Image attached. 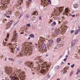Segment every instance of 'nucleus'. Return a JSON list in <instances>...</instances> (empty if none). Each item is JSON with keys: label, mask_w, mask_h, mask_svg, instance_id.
Instances as JSON below:
<instances>
[{"label": "nucleus", "mask_w": 80, "mask_h": 80, "mask_svg": "<svg viewBox=\"0 0 80 80\" xmlns=\"http://www.w3.org/2000/svg\"><path fill=\"white\" fill-rule=\"evenodd\" d=\"M25 65H27L28 67L30 68H33V63H31L30 62H28L25 63Z\"/></svg>", "instance_id": "1"}, {"label": "nucleus", "mask_w": 80, "mask_h": 80, "mask_svg": "<svg viewBox=\"0 0 80 80\" xmlns=\"http://www.w3.org/2000/svg\"><path fill=\"white\" fill-rule=\"evenodd\" d=\"M41 48L43 50H46V48L45 44L43 43H42L41 45Z\"/></svg>", "instance_id": "2"}, {"label": "nucleus", "mask_w": 80, "mask_h": 80, "mask_svg": "<svg viewBox=\"0 0 80 80\" xmlns=\"http://www.w3.org/2000/svg\"><path fill=\"white\" fill-rule=\"evenodd\" d=\"M75 40H73L71 43V48H72L73 46L75 45Z\"/></svg>", "instance_id": "3"}, {"label": "nucleus", "mask_w": 80, "mask_h": 80, "mask_svg": "<svg viewBox=\"0 0 80 80\" xmlns=\"http://www.w3.org/2000/svg\"><path fill=\"white\" fill-rule=\"evenodd\" d=\"M18 65H19V66H23V63H22V62L20 61H18Z\"/></svg>", "instance_id": "4"}, {"label": "nucleus", "mask_w": 80, "mask_h": 80, "mask_svg": "<svg viewBox=\"0 0 80 80\" xmlns=\"http://www.w3.org/2000/svg\"><path fill=\"white\" fill-rule=\"evenodd\" d=\"M17 80V77L15 76H12L11 78V80Z\"/></svg>", "instance_id": "5"}, {"label": "nucleus", "mask_w": 80, "mask_h": 80, "mask_svg": "<svg viewBox=\"0 0 80 80\" xmlns=\"http://www.w3.org/2000/svg\"><path fill=\"white\" fill-rule=\"evenodd\" d=\"M12 23H13V22H12V21L11 20V21H10L9 22H8L7 25L8 26L11 25H12Z\"/></svg>", "instance_id": "6"}, {"label": "nucleus", "mask_w": 80, "mask_h": 80, "mask_svg": "<svg viewBox=\"0 0 80 80\" xmlns=\"http://www.w3.org/2000/svg\"><path fill=\"white\" fill-rule=\"evenodd\" d=\"M49 43L50 45H52V44L53 43V40H50L49 42Z\"/></svg>", "instance_id": "7"}, {"label": "nucleus", "mask_w": 80, "mask_h": 80, "mask_svg": "<svg viewBox=\"0 0 80 80\" xmlns=\"http://www.w3.org/2000/svg\"><path fill=\"white\" fill-rule=\"evenodd\" d=\"M46 72V70L44 69H42V70L41 71V72L42 73H45Z\"/></svg>", "instance_id": "8"}, {"label": "nucleus", "mask_w": 80, "mask_h": 80, "mask_svg": "<svg viewBox=\"0 0 80 80\" xmlns=\"http://www.w3.org/2000/svg\"><path fill=\"white\" fill-rule=\"evenodd\" d=\"M29 36L30 37L33 38H34V37L35 36L33 34H31Z\"/></svg>", "instance_id": "9"}, {"label": "nucleus", "mask_w": 80, "mask_h": 80, "mask_svg": "<svg viewBox=\"0 0 80 80\" xmlns=\"http://www.w3.org/2000/svg\"><path fill=\"white\" fill-rule=\"evenodd\" d=\"M74 8H77L78 7V4H75L74 5Z\"/></svg>", "instance_id": "10"}, {"label": "nucleus", "mask_w": 80, "mask_h": 80, "mask_svg": "<svg viewBox=\"0 0 80 80\" xmlns=\"http://www.w3.org/2000/svg\"><path fill=\"white\" fill-rule=\"evenodd\" d=\"M65 12L66 13H68V8H66L65 9Z\"/></svg>", "instance_id": "11"}, {"label": "nucleus", "mask_w": 80, "mask_h": 80, "mask_svg": "<svg viewBox=\"0 0 80 80\" xmlns=\"http://www.w3.org/2000/svg\"><path fill=\"white\" fill-rule=\"evenodd\" d=\"M56 25V22H54L52 23V27H53V26H55V25Z\"/></svg>", "instance_id": "12"}, {"label": "nucleus", "mask_w": 80, "mask_h": 80, "mask_svg": "<svg viewBox=\"0 0 80 80\" xmlns=\"http://www.w3.org/2000/svg\"><path fill=\"white\" fill-rule=\"evenodd\" d=\"M59 10L60 12H62V10L63 9H62V7H61L60 8H59Z\"/></svg>", "instance_id": "13"}, {"label": "nucleus", "mask_w": 80, "mask_h": 80, "mask_svg": "<svg viewBox=\"0 0 80 80\" xmlns=\"http://www.w3.org/2000/svg\"><path fill=\"white\" fill-rule=\"evenodd\" d=\"M78 31H78V30H76V32L75 33V35H76L77 34H78Z\"/></svg>", "instance_id": "14"}, {"label": "nucleus", "mask_w": 80, "mask_h": 80, "mask_svg": "<svg viewBox=\"0 0 80 80\" xmlns=\"http://www.w3.org/2000/svg\"><path fill=\"white\" fill-rule=\"evenodd\" d=\"M26 25L28 27H30V26H31L30 23L27 24Z\"/></svg>", "instance_id": "15"}, {"label": "nucleus", "mask_w": 80, "mask_h": 80, "mask_svg": "<svg viewBox=\"0 0 80 80\" xmlns=\"http://www.w3.org/2000/svg\"><path fill=\"white\" fill-rule=\"evenodd\" d=\"M80 73V70L78 69V72L76 73L77 75H78V74Z\"/></svg>", "instance_id": "16"}, {"label": "nucleus", "mask_w": 80, "mask_h": 80, "mask_svg": "<svg viewBox=\"0 0 80 80\" xmlns=\"http://www.w3.org/2000/svg\"><path fill=\"white\" fill-rule=\"evenodd\" d=\"M32 53L33 52L32 51H30L29 52H28V53L29 54V55H32Z\"/></svg>", "instance_id": "17"}, {"label": "nucleus", "mask_w": 80, "mask_h": 80, "mask_svg": "<svg viewBox=\"0 0 80 80\" xmlns=\"http://www.w3.org/2000/svg\"><path fill=\"white\" fill-rule=\"evenodd\" d=\"M60 45H61V47H63V45H64V43H60Z\"/></svg>", "instance_id": "18"}, {"label": "nucleus", "mask_w": 80, "mask_h": 80, "mask_svg": "<svg viewBox=\"0 0 80 80\" xmlns=\"http://www.w3.org/2000/svg\"><path fill=\"white\" fill-rule=\"evenodd\" d=\"M23 12H21L20 14V17L18 18H20V17H22V16H23Z\"/></svg>", "instance_id": "19"}, {"label": "nucleus", "mask_w": 80, "mask_h": 80, "mask_svg": "<svg viewBox=\"0 0 80 80\" xmlns=\"http://www.w3.org/2000/svg\"><path fill=\"white\" fill-rule=\"evenodd\" d=\"M60 38H58L57 40V42L58 43L60 41Z\"/></svg>", "instance_id": "20"}, {"label": "nucleus", "mask_w": 80, "mask_h": 80, "mask_svg": "<svg viewBox=\"0 0 80 80\" xmlns=\"http://www.w3.org/2000/svg\"><path fill=\"white\" fill-rule=\"evenodd\" d=\"M9 60H10L11 62H13L14 61V59H12V58H10L9 59Z\"/></svg>", "instance_id": "21"}, {"label": "nucleus", "mask_w": 80, "mask_h": 80, "mask_svg": "<svg viewBox=\"0 0 80 80\" xmlns=\"http://www.w3.org/2000/svg\"><path fill=\"white\" fill-rule=\"evenodd\" d=\"M59 68V66H57L55 67V68H56L57 70H58V69Z\"/></svg>", "instance_id": "22"}, {"label": "nucleus", "mask_w": 80, "mask_h": 80, "mask_svg": "<svg viewBox=\"0 0 80 80\" xmlns=\"http://www.w3.org/2000/svg\"><path fill=\"white\" fill-rule=\"evenodd\" d=\"M74 67H75V64H73V65L71 66V67L72 68H73Z\"/></svg>", "instance_id": "23"}, {"label": "nucleus", "mask_w": 80, "mask_h": 80, "mask_svg": "<svg viewBox=\"0 0 80 80\" xmlns=\"http://www.w3.org/2000/svg\"><path fill=\"white\" fill-rule=\"evenodd\" d=\"M36 13H37V11H35L33 13L32 15H36Z\"/></svg>", "instance_id": "24"}, {"label": "nucleus", "mask_w": 80, "mask_h": 80, "mask_svg": "<svg viewBox=\"0 0 80 80\" xmlns=\"http://www.w3.org/2000/svg\"><path fill=\"white\" fill-rule=\"evenodd\" d=\"M64 73H67V71H66V70H65V68H64Z\"/></svg>", "instance_id": "25"}, {"label": "nucleus", "mask_w": 80, "mask_h": 80, "mask_svg": "<svg viewBox=\"0 0 80 80\" xmlns=\"http://www.w3.org/2000/svg\"><path fill=\"white\" fill-rule=\"evenodd\" d=\"M22 55H23V54H22V53H20L19 55V57H22Z\"/></svg>", "instance_id": "26"}, {"label": "nucleus", "mask_w": 80, "mask_h": 80, "mask_svg": "<svg viewBox=\"0 0 80 80\" xmlns=\"http://www.w3.org/2000/svg\"><path fill=\"white\" fill-rule=\"evenodd\" d=\"M47 1L48 2L50 3L49 5H50V4H51V1H50V0H47Z\"/></svg>", "instance_id": "27"}, {"label": "nucleus", "mask_w": 80, "mask_h": 80, "mask_svg": "<svg viewBox=\"0 0 80 80\" xmlns=\"http://www.w3.org/2000/svg\"><path fill=\"white\" fill-rule=\"evenodd\" d=\"M26 17H27V18H28V17H29V14H28L26 15Z\"/></svg>", "instance_id": "28"}, {"label": "nucleus", "mask_w": 80, "mask_h": 80, "mask_svg": "<svg viewBox=\"0 0 80 80\" xmlns=\"http://www.w3.org/2000/svg\"><path fill=\"white\" fill-rule=\"evenodd\" d=\"M74 30H72L71 31V33H73L74 32Z\"/></svg>", "instance_id": "29"}, {"label": "nucleus", "mask_w": 80, "mask_h": 80, "mask_svg": "<svg viewBox=\"0 0 80 80\" xmlns=\"http://www.w3.org/2000/svg\"><path fill=\"white\" fill-rule=\"evenodd\" d=\"M71 16L72 17H75V15L74 14L73 15H71Z\"/></svg>", "instance_id": "30"}, {"label": "nucleus", "mask_w": 80, "mask_h": 80, "mask_svg": "<svg viewBox=\"0 0 80 80\" xmlns=\"http://www.w3.org/2000/svg\"><path fill=\"white\" fill-rule=\"evenodd\" d=\"M67 58H65V59H64L63 61L64 62H66V60H67Z\"/></svg>", "instance_id": "31"}, {"label": "nucleus", "mask_w": 80, "mask_h": 80, "mask_svg": "<svg viewBox=\"0 0 80 80\" xmlns=\"http://www.w3.org/2000/svg\"><path fill=\"white\" fill-rule=\"evenodd\" d=\"M6 17L7 18H10V16H8V15H7L6 16Z\"/></svg>", "instance_id": "32"}, {"label": "nucleus", "mask_w": 80, "mask_h": 80, "mask_svg": "<svg viewBox=\"0 0 80 80\" xmlns=\"http://www.w3.org/2000/svg\"><path fill=\"white\" fill-rule=\"evenodd\" d=\"M41 16H40L39 17V19H40V20H42V18H41Z\"/></svg>", "instance_id": "33"}, {"label": "nucleus", "mask_w": 80, "mask_h": 80, "mask_svg": "<svg viewBox=\"0 0 80 80\" xmlns=\"http://www.w3.org/2000/svg\"><path fill=\"white\" fill-rule=\"evenodd\" d=\"M9 15H10L11 14H12V12L11 11H10L9 12Z\"/></svg>", "instance_id": "34"}, {"label": "nucleus", "mask_w": 80, "mask_h": 80, "mask_svg": "<svg viewBox=\"0 0 80 80\" xmlns=\"http://www.w3.org/2000/svg\"><path fill=\"white\" fill-rule=\"evenodd\" d=\"M39 63H40V62H36V64H39Z\"/></svg>", "instance_id": "35"}, {"label": "nucleus", "mask_w": 80, "mask_h": 80, "mask_svg": "<svg viewBox=\"0 0 80 80\" xmlns=\"http://www.w3.org/2000/svg\"><path fill=\"white\" fill-rule=\"evenodd\" d=\"M5 40L6 42H7V41H8V39H7V38H5Z\"/></svg>", "instance_id": "36"}, {"label": "nucleus", "mask_w": 80, "mask_h": 80, "mask_svg": "<svg viewBox=\"0 0 80 80\" xmlns=\"http://www.w3.org/2000/svg\"><path fill=\"white\" fill-rule=\"evenodd\" d=\"M73 74V72H71L70 73V75H72Z\"/></svg>", "instance_id": "37"}, {"label": "nucleus", "mask_w": 80, "mask_h": 80, "mask_svg": "<svg viewBox=\"0 0 80 80\" xmlns=\"http://www.w3.org/2000/svg\"><path fill=\"white\" fill-rule=\"evenodd\" d=\"M78 28H79L78 31H79V32H80V26H78Z\"/></svg>", "instance_id": "38"}, {"label": "nucleus", "mask_w": 80, "mask_h": 80, "mask_svg": "<svg viewBox=\"0 0 80 80\" xmlns=\"http://www.w3.org/2000/svg\"><path fill=\"white\" fill-rule=\"evenodd\" d=\"M46 57H48V54H46Z\"/></svg>", "instance_id": "39"}, {"label": "nucleus", "mask_w": 80, "mask_h": 80, "mask_svg": "<svg viewBox=\"0 0 80 80\" xmlns=\"http://www.w3.org/2000/svg\"><path fill=\"white\" fill-rule=\"evenodd\" d=\"M65 57H66V58H67H67H68V55H66Z\"/></svg>", "instance_id": "40"}, {"label": "nucleus", "mask_w": 80, "mask_h": 80, "mask_svg": "<svg viewBox=\"0 0 80 80\" xmlns=\"http://www.w3.org/2000/svg\"><path fill=\"white\" fill-rule=\"evenodd\" d=\"M7 14H6V13H5L4 14V16H5V17H6V16H7Z\"/></svg>", "instance_id": "41"}, {"label": "nucleus", "mask_w": 80, "mask_h": 80, "mask_svg": "<svg viewBox=\"0 0 80 80\" xmlns=\"http://www.w3.org/2000/svg\"><path fill=\"white\" fill-rule=\"evenodd\" d=\"M54 49L55 50H57V47H55Z\"/></svg>", "instance_id": "42"}, {"label": "nucleus", "mask_w": 80, "mask_h": 80, "mask_svg": "<svg viewBox=\"0 0 80 80\" xmlns=\"http://www.w3.org/2000/svg\"><path fill=\"white\" fill-rule=\"evenodd\" d=\"M50 76H48V78H50Z\"/></svg>", "instance_id": "43"}, {"label": "nucleus", "mask_w": 80, "mask_h": 80, "mask_svg": "<svg viewBox=\"0 0 80 80\" xmlns=\"http://www.w3.org/2000/svg\"><path fill=\"white\" fill-rule=\"evenodd\" d=\"M17 50L18 51H19V50H20V49H19V48H17Z\"/></svg>", "instance_id": "44"}, {"label": "nucleus", "mask_w": 80, "mask_h": 80, "mask_svg": "<svg viewBox=\"0 0 80 80\" xmlns=\"http://www.w3.org/2000/svg\"><path fill=\"white\" fill-rule=\"evenodd\" d=\"M63 57V55H62L60 56V58H62V57Z\"/></svg>", "instance_id": "45"}, {"label": "nucleus", "mask_w": 80, "mask_h": 80, "mask_svg": "<svg viewBox=\"0 0 80 80\" xmlns=\"http://www.w3.org/2000/svg\"><path fill=\"white\" fill-rule=\"evenodd\" d=\"M64 63V62H62L61 64H62V65H63V64Z\"/></svg>", "instance_id": "46"}, {"label": "nucleus", "mask_w": 80, "mask_h": 80, "mask_svg": "<svg viewBox=\"0 0 80 80\" xmlns=\"http://www.w3.org/2000/svg\"><path fill=\"white\" fill-rule=\"evenodd\" d=\"M68 65H70V63H68Z\"/></svg>", "instance_id": "47"}, {"label": "nucleus", "mask_w": 80, "mask_h": 80, "mask_svg": "<svg viewBox=\"0 0 80 80\" xmlns=\"http://www.w3.org/2000/svg\"><path fill=\"white\" fill-rule=\"evenodd\" d=\"M30 37H29L28 38V40H30Z\"/></svg>", "instance_id": "48"}, {"label": "nucleus", "mask_w": 80, "mask_h": 80, "mask_svg": "<svg viewBox=\"0 0 80 80\" xmlns=\"http://www.w3.org/2000/svg\"><path fill=\"white\" fill-rule=\"evenodd\" d=\"M5 61H7V58H5Z\"/></svg>", "instance_id": "49"}, {"label": "nucleus", "mask_w": 80, "mask_h": 80, "mask_svg": "<svg viewBox=\"0 0 80 80\" xmlns=\"http://www.w3.org/2000/svg\"><path fill=\"white\" fill-rule=\"evenodd\" d=\"M23 0H19V1H21V2H23Z\"/></svg>", "instance_id": "50"}, {"label": "nucleus", "mask_w": 80, "mask_h": 80, "mask_svg": "<svg viewBox=\"0 0 80 80\" xmlns=\"http://www.w3.org/2000/svg\"><path fill=\"white\" fill-rule=\"evenodd\" d=\"M28 1H29V2H31L32 1V0H28Z\"/></svg>", "instance_id": "51"}, {"label": "nucleus", "mask_w": 80, "mask_h": 80, "mask_svg": "<svg viewBox=\"0 0 80 80\" xmlns=\"http://www.w3.org/2000/svg\"><path fill=\"white\" fill-rule=\"evenodd\" d=\"M57 80H60V79L58 78L57 79Z\"/></svg>", "instance_id": "52"}, {"label": "nucleus", "mask_w": 80, "mask_h": 80, "mask_svg": "<svg viewBox=\"0 0 80 80\" xmlns=\"http://www.w3.org/2000/svg\"><path fill=\"white\" fill-rule=\"evenodd\" d=\"M5 21H7V19H5Z\"/></svg>", "instance_id": "53"}, {"label": "nucleus", "mask_w": 80, "mask_h": 80, "mask_svg": "<svg viewBox=\"0 0 80 80\" xmlns=\"http://www.w3.org/2000/svg\"><path fill=\"white\" fill-rule=\"evenodd\" d=\"M41 62V61H40V63H42V62Z\"/></svg>", "instance_id": "54"}, {"label": "nucleus", "mask_w": 80, "mask_h": 80, "mask_svg": "<svg viewBox=\"0 0 80 80\" xmlns=\"http://www.w3.org/2000/svg\"><path fill=\"white\" fill-rule=\"evenodd\" d=\"M14 37H15V34H14V35H13Z\"/></svg>", "instance_id": "55"}, {"label": "nucleus", "mask_w": 80, "mask_h": 80, "mask_svg": "<svg viewBox=\"0 0 80 80\" xmlns=\"http://www.w3.org/2000/svg\"><path fill=\"white\" fill-rule=\"evenodd\" d=\"M67 15H68V14L67 13Z\"/></svg>", "instance_id": "56"}, {"label": "nucleus", "mask_w": 80, "mask_h": 80, "mask_svg": "<svg viewBox=\"0 0 80 80\" xmlns=\"http://www.w3.org/2000/svg\"><path fill=\"white\" fill-rule=\"evenodd\" d=\"M53 28H52V30H53Z\"/></svg>", "instance_id": "57"}, {"label": "nucleus", "mask_w": 80, "mask_h": 80, "mask_svg": "<svg viewBox=\"0 0 80 80\" xmlns=\"http://www.w3.org/2000/svg\"><path fill=\"white\" fill-rule=\"evenodd\" d=\"M2 80H5L4 79H2Z\"/></svg>", "instance_id": "58"}, {"label": "nucleus", "mask_w": 80, "mask_h": 80, "mask_svg": "<svg viewBox=\"0 0 80 80\" xmlns=\"http://www.w3.org/2000/svg\"><path fill=\"white\" fill-rule=\"evenodd\" d=\"M20 4H21V3H20Z\"/></svg>", "instance_id": "59"}]
</instances>
